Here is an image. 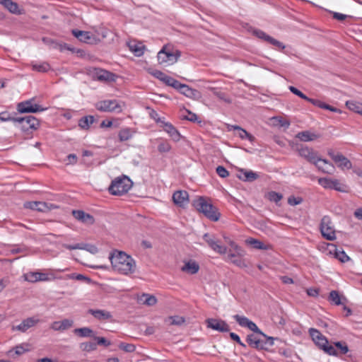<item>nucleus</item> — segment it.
Masks as SVG:
<instances>
[{
  "mask_svg": "<svg viewBox=\"0 0 362 362\" xmlns=\"http://www.w3.org/2000/svg\"><path fill=\"white\" fill-rule=\"evenodd\" d=\"M109 259L113 269L122 274L129 275L136 271L135 260L124 252L115 250L110 254Z\"/></svg>",
  "mask_w": 362,
  "mask_h": 362,
  "instance_id": "obj_1",
  "label": "nucleus"
},
{
  "mask_svg": "<svg viewBox=\"0 0 362 362\" xmlns=\"http://www.w3.org/2000/svg\"><path fill=\"white\" fill-rule=\"evenodd\" d=\"M192 205L199 212L202 213L211 221H217L220 218L221 214L218 209L202 197L194 199Z\"/></svg>",
  "mask_w": 362,
  "mask_h": 362,
  "instance_id": "obj_2",
  "label": "nucleus"
},
{
  "mask_svg": "<svg viewBox=\"0 0 362 362\" xmlns=\"http://www.w3.org/2000/svg\"><path fill=\"white\" fill-rule=\"evenodd\" d=\"M312 340L315 344L325 353L330 356H337L338 352L332 345L329 344V341L319 330L315 328H310L308 330Z\"/></svg>",
  "mask_w": 362,
  "mask_h": 362,
  "instance_id": "obj_3",
  "label": "nucleus"
},
{
  "mask_svg": "<svg viewBox=\"0 0 362 362\" xmlns=\"http://www.w3.org/2000/svg\"><path fill=\"white\" fill-rule=\"evenodd\" d=\"M132 182L126 175L116 177L108 187L109 192L115 196H121L126 194L132 187Z\"/></svg>",
  "mask_w": 362,
  "mask_h": 362,
  "instance_id": "obj_4",
  "label": "nucleus"
},
{
  "mask_svg": "<svg viewBox=\"0 0 362 362\" xmlns=\"http://www.w3.org/2000/svg\"><path fill=\"white\" fill-rule=\"evenodd\" d=\"M16 122L23 132L34 131L40 127V121L35 117L29 115L23 117H17Z\"/></svg>",
  "mask_w": 362,
  "mask_h": 362,
  "instance_id": "obj_5",
  "label": "nucleus"
},
{
  "mask_svg": "<svg viewBox=\"0 0 362 362\" xmlns=\"http://www.w3.org/2000/svg\"><path fill=\"white\" fill-rule=\"evenodd\" d=\"M95 108L100 112H121L122 109L117 100H104L98 101L95 105Z\"/></svg>",
  "mask_w": 362,
  "mask_h": 362,
  "instance_id": "obj_6",
  "label": "nucleus"
},
{
  "mask_svg": "<svg viewBox=\"0 0 362 362\" xmlns=\"http://www.w3.org/2000/svg\"><path fill=\"white\" fill-rule=\"evenodd\" d=\"M34 98L21 102L17 105V110L20 113H35L42 112L47 110V107H42L37 104L33 103Z\"/></svg>",
  "mask_w": 362,
  "mask_h": 362,
  "instance_id": "obj_7",
  "label": "nucleus"
},
{
  "mask_svg": "<svg viewBox=\"0 0 362 362\" xmlns=\"http://www.w3.org/2000/svg\"><path fill=\"white\" fill-rule=\"evenodd\" d=\"M320 231L322 235L329 240H333L336 238L335 230L332 225L331 218L328 216H325L320 223Z\"/></svg>",
  "mask_w": 362,
  "mask_h": 362,
  "instance_id": "obj_8",
  "label": "nucleus"
},
{
  "mask_svg": "<svg viewBox=\"0 0 362 362\" xmlns=\"http://www.w3.org/2000/svg\"><path fill=\"white\" fill-rule=\"evenodd\" d=\"M90 74L93 79L103 82H113L117 78L115 74L99 68H93L90 71Z\"/></svg>",
  "mask_w": 362,
  "mask_h": 362,
  "instance_id": "obj_9",
  "label": "nucleus"
},
{
  "mask_svg": "<svg viewBox=\"0 0 362 362\" xmlns=\"http://www.w3.org/2000/svg\"><path fill=\"white\" fill-rule=\"evenodd\" d=\"M328 155L341 169H351L352 164L351 161L340 153H335L333 150L328 151Z\"/></svg>",
  "mask_w": 362,
  "mask_h": 362,
  "instance_id": "obj_10",
  "label": "nucleus"
},
{
  "mask_svg": "<svg viewBox=\"0 0 362 362\" xmlns=\"http://www.w3.org/2000/svg\"><path fill=\"white\" fill-rule=\"evenodd\" d=\"M206 327L220 332H228L230 330L229 325L222 320L209 318L206 320Z\"/></svg>",
  "mask_w": 362,
  "mask_h": 362,
  "instance_id": "obj_11",
  "label": "nucleus"
},
{
  "mask_svg": "<svg viewBox=\"0 0 362 362\" xmlns=\"http://www.w3.org/2000/svg\"><path fill=\"white\" fill-rule=\"evenodd\" d=\"M203 238L214 251L221 255H223L227 252L226 247L221 245L219 241L217 240L214 236L206 233L204 235Z\"/></svg>",
  "mask_w": 362,
  "mask_h": 362,
  "instance_id": "obj_12",
  "label": "nucleus"
},
{
  "mask_svg": "<svg viewBox=\"0 0 362 362\" xmlns=\"http://www.w3.org/2000/svg\"><path fill=\"white\" fill-rule=\"evenodd\" d=\"M298 153L301 157L315 165H317V161L320 160V158L317 156V152L308 146H301L300 148H298Z\"/></svg>",
  "mask_w": 362,
  "mask_h": 362,
  "instance_id": "obj_13",
  "label": "nucleus"
},
{
  "mask_svg": "<svg viewBox=\"0 0 362 362\" xmlns=\"http://www.w3.org/2000/svg\"><path fill=\"white\" fill-rule=\"evenodd\" d=\"M71 33L74 37L85 43L95 44L98 40L95 35L88 31L72 30Z\"/></svg>",
  "mask_w": 362,
  "mask_h": 362,
  "instance_id": "obj_14",
  "label": "nucleus"
},
{
  "mask_svg": "<svg viewBox=\"0 0 362 362\" xmlns=\"http://www.w3.org/2000/svg\"><path fill=\"white\" fill-rule=\"evenodd\" d=\"M173 201L180 207L184 208L189 203V194L185 190H178L173 193Z\"/></svg>",
  "mask_w": 362,
  "mask_h": 362,
  "instance_id": "obj_15",
  "label": "nucleus"
},
{
  "mask_svg": "<svg viewBox=\"0 0 362 362\" xmlns=\"http://www.w3.org/2000/svg\"><path fill=\"white\" fill-rule=\"evenodd\" d=\"M73 216L78 221L86 225H93L95 222L94 217L82 210H73Z\"/></svg>",
  "mask_w": 362,
  "mask_h": 362,
  "instance_id": "obj_16",
  "label": "nucleus"
},
{
  "mask_svg": "<svg viewBox=\"0 0 362 362\" xmlns=\"http://www.w3.org/2000/svg\"><path fill=\"white\" fill-rule=\"evenodd\" d=\"M156 121L162 124L161 127L163 128V130L166 132L174 141H177L180 140V134L171 123L165 122L160 118H158Z\"/></svg>",
  "mask_w": 362,
  "mask_h": 362,
  "instance_id": "obj_17",
  "label": "nucleus"
},
{
  "mask_svg": "<svg viewBox=\"0 0 362 362\" xmlns=\"http://www.w3.org/2000/svg\"><path fill=\"white\" fill-rule=\"evenodd\" d=\"M39 322L38 319H35V317H28L22 321V322L17 325L13 326L12 327V330H18L21 332H26L28 329L34 327Z\"/></svg>",
  "mask_w": 362,
  "mask_h": 362,
  "instance_id": "obj_18",
  "label": "nucleus"
},
{
  "mask_svg": "<svg viewBox=\"0 0 362 362\" xmlns=\"http://www.w3.org/2000/svg\"><path fill=\"white\" fill-rule=\"evenodd\" d=\"M237 177L244 182H253L259 177V175L252 170L240 169L237 174Z\"/></svg>",
  "mask_w": 362,
  "mask_h": 362,
  "instance_id": "obj_19",
  "label": "nucleus"
},
{
  "mask_svg": "<svg viewBox=\"0 0 362 362\" xmlns=\"http://www.w3.org/2000/svg\"><path fill=\"white\" fill-rule=\"evenodd\" d=\"M0 4L13 14L21 15L23 13V10L19 8L18 4L12 0H0Z\"/></svg>",
  "mask_w": 362,
  "mask_h": 362,
  "instance_id": "obj_20",
  "label": "nucleus"
},
{
  "mask_svg": "<svg viewBox=\"0 0 362 362\" xmlns=\"http://www.w3.org/2000/svg\"><path fill=\"white\" fill-rule=\"evenodd\" d=\"M73 324V320L64 319L62 321L54 322L51 325V328L55 331H64L71 327Z\"/></svg>",
  "mask_w": 362,
  "mask_h": 362,
  "instance_id": "obj_21",
  "label": "nucleus"
},
{
  "mask_svg": "<svg viewBox=\"0 0 362 362\" xmlns=\"http://www.w3.org/2000/svg\"><path fill=\"white\" fill-rule=\"evenodd\" d=\"M25 280L29 282L47 281L49 279L47 274L41 272H30L25 275Z\"/></svg>",
  "mask_w": 362,
  "mask_h": 362,
  "instance_id": "obj_22",
  "label": "nucleus"
},
{
  "mask_svg": "<svg viewBox=\"0 0 362 362\" xmlns=\"http://www.w3.org/2000/svg\"><path fill=\"white\" fill-rule=\"evenodd\" d=\"M245 242L247 244L252 246V247L255 249L263 250H269L272 249V245L271 244H264L262 241L253 238H247Z\"/></svg>",
  "mask_w": 362,
  "mask_h": 362,
  "instance_id": "obj_23",
  "label": "nucleus"
},
{
  "mask_svg": "<svg viewBox=\"0 0 362 362\" xmlns=\"http://www.w3.org/2000/svg\"><path fill=\"white\" fill-rule=\"evenodd\" d=\"M88 313L98 320H107L112 317L111 313L105 310L89 309Z\"/></svg>",
  "mask_w": 362,
  "mask_h": 362,
  "instance_id": "obj_24",
  "label": "nucleus"
},
{
  "mask_svg": "<svg viewBox=\"0 0 362 362\" xmlns=\"http://www.w3.org/2000/svg\"><path fill=\"white\" fill-rule=\"evenodd\" d=\"M258 334H250L247 336L246 341L250 346L256 349H262L263 344L262 339L259 338Z\"/></svg>",
  "mask_w": 362,
  "mask_h": 362,
  "instance_id": "obj_25",
  "label": "nucleus"
},
{
  "mask_svg": "<svg viewBox=\"0 0 362 362\" xmlns=\"http://www.w3.org/2000/svg\"><path fill=\"white\" fill-rule=\"evenodd\" d=\"M180 93L192 99H199L201 97V94L197 90L193 89L186 84H183Z\"/></svg>",
  "mask_w": 362,
  "mask_h": 362,
  "instance_id": "obj_26",
  "label": "nucleus"
},
{
  "mask_svg": "<svg viewBox=\"0 0 362 362\" xmlns=\"http://www.w3.org/2000/svg\"><path fill=\"white\" fill-rule=\"evenodd\" d=\"M315 166L325 173L332 174L334 170V165L325 159H321L317 161Z\"/></svg>",
  "mask_w": 362,
  "mask_h": 362,
  "instance_id": "obj_27",
  "label": "nucleus"
},
{
  "mask_svg": "<svg viewBox=\"0 0 362 362\" xmlns=\"http://www.w3.org/2000/svg\"><path fill=\"white\" fill-rule=\"evenodd\" d=\"M199 264L193 260H189L185 263L184 266L181 268V270L189 274H194L199 272Z\"/></svg>",
  "mask_w": 362,
  "mask_h": 362,
  "instance_id": "obj_28",
  "label": "nucleus"
},
{
  "mask_svg": "<svg viewBox=\"0 0 362 362\" xmlns=\"http://www.w3.org/2000/svg\"><path fill=\"white\" fill-rule=\"evenodd\" d=\"M24 206L37 211H45L48 209L47 203L43 202H28L25 203Z\"/></svg>",
  "mask_w": 362,
  "mask_h": 362,
  "instance_id": "obj_29",
  "label": "nucleus"
},
{
  "mask_svg": "<svg viewBox=\"0 0 362 362\" xmlns=\"http://www.w3.org/2000/svg\"><path fill=\"white\" fill-rule=\"evenodd\" d=\"M319 137L320 136L318 134L309 131L300 132L296 134V138L304 142L314 141Z\"/></svg>",
  "mask_w": 362,
  "mask_h": 362,
  "instance_id": "obj_30",
  "label": "nucleus"
},
{
  "mask_svg": "<svg viewBox=\"0 0 362 362\" xmlns=\"http://www.w3.org/2000/svg\"><path fill=\"white\" fill-rule=\"evenodd\" d=\"M328 300L336 305H344L347 300L344 296H341L337 291H332Z\"/></svg>",
  "mask_w": 362,
  "mask_h": 362,
  "instance_id": "obj_31",
  "label": "nucleus"
},
{
  "mask_svg": "<svg viewBox=\"0 0 362 362\" xmlns=\"http://www.w3.org/2000/svg\"><path fill=\"white\" fill-rule=\"evenodd\" d=\"M74 332L81 337H93V338H94V337H95L93 330L87 327L75 329L74 330Z\"/></svg>",
  "mask_w": 362,
  "mask_h": 362,
  "instance_id": "obj_32",
  "label": "nucleus"
},
{
  "mask_svg": "<svg viewBox=\"0 0 362 362\" xmlns=\"http://www.w3.org/2000/svg\"><path fill=\"white\" fill-rule=\"evenodd\" d=\"M95 118L92 115H88L81 117L78 120V126L83 129H88L90 127V125L94 123Z\"/></svg>",
  "mask_w": 362,
  "mask_h": 362,
  "instance_id": "obj_33",
  "label": "nucleus"
},
{
  "mask_svg": "<svg viewBox=\"0 0 362 362\" xmlns=\"http://www.w3.org/2000/svg\"><path fill=\"white\" fill-rule=\"evenodd\" d=\"M139 301L142 303L144 305L152 306L154 305L157 303L156 298L153 295H149L148 293H144L139 298Z\"/></svg>",
  "mask_w": 362,
  "mask_h": 362,
  "instance_id": "obj_34",
  "label": "nucleus"
},
{
  "mask_svg": "<svg viewBox=\"0 0 362 362\" xmlns=\"http://www.w3.org/2000/svg\"><path fill=\"white\" fill-rule=\"evenodd\" d=\"M233 128L234 130L237 131L236 134L238 135V136L240 138H241L242 139H248L250 141H254L255 137L252 134H249L244 129L241 128L239 126H233Z\"/></svg>",
  "mask_w": 362,
  "mask_h": 362,
  "instance_id": "obj_35",
  "label": "nucleus"
},
{
  "mask_svg": "<svg viewBox=\"0 0 362 362\" xmlns=\"http://www.w3.org/2000/svg\"><path fill=\"white\" fill-rule=\"evenodd\" d=\"M43 41L47 42L49 43L53 48L58 49L61 52H63L64 50H72L69 46L66 43H61L56 41H54L52 40H46L45 38H43Z\"/></svg>",
  "mask_w": 362,
  "mask_h": 362,
  "instance_id": "obj_36",
  "label": "nucleus"
},
{
  "mask_svg": "<svg viewBox=\"0 0 362 362\" xmlns=\"http://www.w3.org/2000/svg\"><path fill=\"white\" fill-rule=\"evenodd\" d=\"M129 47L130 50L137 57H140L144 54L145 47L141 43H129Z\"/></svg>",
  "mask_w": 362,
  "mask_h": 362,
  "instance_id": "obj_37",
  "label": "nucleus"
},
{
  "mask_svg": "<svg viewBox=\"0 0 362 362\" xmlns=\"http://www.w3.org/2000/svg\"><path fill=\"white\" fill-rule=\"evenodd\" d=\"M32 69L41 73H45L50 69V65L47 62H42L40 64L32 63Z\"/></svg>",
  "mask_w": 362,
  "mask_h": 362,
  "instance_id": "obj_38",
  "label": "nucleus"
},
{
  "mask_svg": "<svg viewBox=\"0 0 362 362\" xmlns=\"http://www.w3.org/2000/svg\"><path fill=\"white\" fill-rule=\"evenodd\" d=\"M346 107L351 111L362 115V105L355 101H347Z\"/></svg>",
  "mask_w": 362,
  "mask_h": 362,
  "instance_id": "obj_39",
  "label": "nucleus"
},
{
  "mask_svg": "<svg viewBox=\"0 0 362 362\" xmlns=\"http://www.w3.org/2000/svg\"><path fill=\"white\" fill-rule=\"evenodd\" d=\"M132 136V134L129 128L121 129L118 134V137L120 141H126L131 139Z\"/></svg>",
  "mask_w": 362,
  "mask_h": 362,
  "instance_id": "obj_40",
  "label": "nucleus"
},
{
  "mask_svg": "<svg viewBox=\"0 0 362 362\" xmlns=\"http://www.w3.org/2000/svg\"><path fill=\"white\" fill-rule=\"evenodd\" d=\"M166 54L168 62H170L171 64L175 63L177 61L179 57L181 55V52L178 50H176L175 52H171L166 49Z\"/></svg>",
  "mask_w": 362,
  "mask_h": 362,
  "instance_id": "obj_41",
  "label": "nucleus"
},
{
  "mask_svg": "<svg viewBox=\"0 0 362 362\" xmlns=\"http://www.w3.org/2000/svg\"><path fill=\"white\" fill-rule=\"evenodd\" d=\"M264 337V339H262L263 346L262 349L267 350L269 346H272L274 345V338L272 337H268L265 334H260Z\"/></svg>",
  "mask_w": 362,
  "mask_h": 362,
  "instance_id": "obj_42",
  "label": "nucleus"
},
{
  "mask_svg": "<svg viewBox=\"0 0 362 362\" xmlns=\"http://www.w3.org/2000/svg\"><path fill=\"white\" fill-rule=\"evenodd\" d=\"M334 256L341 262H346L350 259L344 250H339L337 247L335 248Z\"/></svg>",
  "mask_w": 362,
  "mask_h": 362,
  "instance_id": "obj_43",
  "label": "nucleus"
},
{
  "mask_svg": "<svg viewBox=\"0 0 362 362\" xmlns=\"http://www.w3.org/2000/svg\"><path fill=\"white\" fill-rule=\"evenodd\" d=\"M332 189H335L339 192H346L347 186L343 183H341L339 180L337 179H333V184L332 185Z\"/></svg>",
  "mask_w": 362,
  "mask_h": 362,
  "instance_id": "obj_44",
  "label": "nucleus"
},
{
  "mask_svg": "<svg viewBox=\"0 0 362 362\" xmlns=\"http://www.w3.org/2000/svg\"><path fill=\"white\" fill-rule=\"evenodd\" d=\"M171 148V145L166 141H161L158 145V151L160 153H168Z\"/></svg>",
  "mask_w": 362,
  "mask_h": 362,
  "instance_id": "obj_45",
  "label": "nucleus"
},
{
  "mask_svg": "<svg viewBox=\"0 0 362 362\" xmlns=\"http://www.w3.org/2000/svg\"><path fill=\"white\" fill-rule=\"evenodd\" d=\"M253 33L256 37L267 42L268 43H270L271 40L273 38L272 37L267 35L266 33L261 30H254Z\"/></svg>",
  "mask_w": 362,
  "mask_h": 362,
  "instance_id": "obj_46",
  "label": "nucleus"
},
{
  "mask_svg": "<svg viewBox=\"0 0 362 362\" xmlns=\"http://www.w3.org/2000/svg\"><path fill=\"white\" fill-rule=\"evenodd\" d=\"M230 246L232 247V249L236 252L237 255L239 257H243L245 255V251L239 245H238L234 241L229 240L228 241Z\"/></svg>",
  "mask_w": 362,
  "mask_h": 362,
  "instance_id": "obj_47",
  "label": "nucleus"
},
{
  "mask_svg": "<svg viewBox=\"0 0 362 362\" xmlns=\"http://www.w3.org/2000/svg\"><path fill=\"white\" fill-rule=\"evenodd\" d=\"M80 347L83 351H85L87 352H90V351L96 350L97 344L94 343V342L81 343L80 345Z\"/></svg>",
  "mask_w": 362,
  "mask_h": 362,
  "instance_id": "obj_48",
  "label": "nucleus"
},
{
  "mask_svg": "<svg viewBox=\"0 0 362 362\" xmlns=\"http://www.w3.org/2000/svg\"><path fill=\"white\" fill-rule=\"evenodd\" d=\"M267 198L271 201L277 204L281 200L283 196L279 192H276L274 191L269 192L267 194Z\"/></svg>",
  "mask_w": 362,
  "mask_h": 362,
  "instance_id": "obj_49",
  "label": "nucleus"
},
{
  "mask_svg": "<svg viewBox=\"0 0 362 362\" xmlns=\"http://www.w3.org/2000/svg\"><path fill=\"white\" fill-rule=\"evenodd\" d=\"M118 346L120 349L127 353H132L136 350V346L133 344H127L121 342Z\"/></svg>",
  "mask_w": 362,
  "mask_h": 362,
  "instance_id": "obj_50",
  "label": "nucleus"
},
{
  "mask_svg": "<svg viewBox=\"0 0 362 362\" xmlns=\"http://www.w3.org/2000/svg\"><path fill=\"white\" fill-rule=\"evenodd\" d=\"M89 252L91 254H96L98 252V247L91 244L81 243V249Z\"/></svg>",
  "mask_w": 362,
  "mask_h": 362,
  "instance_id": "obj_51",
  "label": "nucleus"
},
{
  "mask_svg": "<svg viewBox=\"0 0 362 362\" xmlns=\"http://www.w3.org/2000/svg\"><path fill=\"white\" fill-rule=\"evenodd\" d=\"M319 184L326 189H332L333 179L322 177L318 179Z\"/></svg>",
  "mask_w": 362,
  "mask_h": 362,
  "instance_id": "obj_52",
  "label": "nucleus"
},
{
  "mask_svg": "<svg viewBox=\"0 0 362 362\" xmlns=\"http://www.w3.org/2000/svg\"><path fill=\"white\" fill-rule=\"evenodd\" d=\"M334 346L339 350L340 354H346L349 351V347L344 341H337Z\"/></svg>",
  "mask_w": 362,
  "mask_h": 362,
  "instance_id": "obj_53",
  "label": "nucleus"
},
{
  "mask_svg": "<svg viewBox=\"0 0 362 362\" xmlns=\"http://www.w3.org/2000/svg\"><path fill=\"white\" fill-rule=\"evenodd\" d=\"M167 47L164 46L163 49L158 53V60L160 64L168 62L166 54Z\"/></svg>",
  "mask_w": 362,
  "mask_h": 362,
  "instance_id": "obj_54",
  "label": "nucleus"
},
{
  "mask_svg": "<svg viewBox=\"0 0 362 362\" xmlns=\"http://www.w3.org/2000/svg\"><path fill=\"white\" fill-rule=\"evenodd\" d=\"M28 251V247L25 245H15L13 249L11 250V253L13 255L18 253H25Z\"/></svg>",
  "mask_w": 362,
  "mask_h": 362,
  "instance_id": "obj_55",
  "label": "nucleus"
},
{
  "mask_svg": "<svg viewBox=\"0 0 362 362\" xmlns=\"http://www.w3.org/2000/svg\"><path fill=\"white\" fill-rule=\"evenodd\" d=\"M233 318L236 320V322L239 324L240 326L246 327L247 324L249 321V319L245 316L235 315L233 316Z\"/></svg>",
  "mask_w": 362,
  "mask_h": 362,
  "instance_id": "obj_56",
  "label": "nucleus"
},
{
  "mask_svg": "<svg viewBox=\"0 0 362 362\" xmlns=\"http://www.w3.org/2000/svg\"><path fill=\"white\" fill-rule=\"evenodd\" d=\"M16 119H17V117H11L10 113L8 112H0V120L2 122L12 121V122H16Z\"/></svg>",
  "mask_w": 362,
  "mask_h": 362,
  "instance_id": "obj_57",
  "label": "nucleus"
},
{
  "mask_svg": "<svg viewBox=\"0 0 362 362\" xmlns=\"http://www.w3.org/2000/svg\"><path fill=\"white\" fill-rule=\"evenodd\" d=\"M231 262L240 268H245L247 267L245 259L242 257H237L231 260Z\"/></svg>",
  "mask_w": 362,
  "mask_h": 362,
  "instance_id": "obj_58",
  "label": "nucleus"
},
{
  "mask_svg": "<svg viewBox=\"0 0 362 362\" xmlns=\"http://www.w3.org/2000/svg\"><path fill=\"white\" fill-rule=\"evenodd\" d=\"M246 327H247L249 329H250L255 334H263V332L258 328L257 325L250 320L247 324Z\"/></svg>",
  "mask_w": 362,
  "mask_h": 362,
  "instance_id": "obj_59",
  "label": "nucleus"
},
{
  "mask_svg": "<svg viewBox=\"0 0 362 362\" xmlns=\"http://www.w3.org/2000/svg\"><path fill=\"white\" fill-rule=\"evenodd\" d=\"M288 89L291 93L293 94L298 95L302 99H304L305 100H308V97H307L303 93H302L300 90H299L298 88H296L294 86H289Z\"/></svg>",
  "mask_w": 362,
  "mask_h": 362,
  "instance_id": "obj_60",
  "label": "nucleus"
},
{
  "mask_svg": "<svg viewBox=\"0 0 362 362\" xmlns=\"http://www.w3.org/2000/svg\"><path fill=\"white\" fill-rule=\"evenodd\" d=\"M216 173L221 177H223V178L227 177L229 175V172L223 166H221V165H218L216 168Z\"/></svg>",
  "mask_w": 362,
  "mask_h": 362,
  "instance_id": "obj_61",
  "label": "nucleus"
},
{
  "mask_svg": "<svg viewBox=\"0 0 362 362\" xmlns=\"http://www.w3.org/2000/svg\"><path fill=\"white\" fill-rule=\"evenodd\" d=\"M170 319L171 320V325H182L185 320L183 317H180V316H173V317H170Z\"/></svg>",
  "mask_w": 362,
  "mask_h": 362,
  "instance_id": "obj_62",
  "label": "nucleus"
},
{
  "mask_svg": "<svg viewBox=\"0 0 362 362\" xmlns=\"http://www.w3.org/2000/svg\"><path fill=\"white\" fill-rule=\"evenodd\" d=\"M94 339L97 341V345H103L104 346H109L111 344V342L107 340L104 337H94Z\"/></svg>",
  "mask_w": 362,
  "mask_h": 362,
  "instance_id": "obj_63",
  "label": "nucleus"
},
{
  "mask_svg": "<svg viewBox=\"0 0 362 362\" xmlns=\"http://www.w3.org/2000/svg\"><path fill=\"white\" fill-rule=\"evenodd\" d=\"M187 112L188 113L187 116H185L184 119L191 121V122H196L198 121V117L195 113H193L190 112L189 110H187Z\"/></svg>",
  "mask_w": 362,
  "mask_h": 362,
  "instance_id": "obj_64",
  "label": "nucleus"
}]
</instances>
